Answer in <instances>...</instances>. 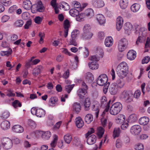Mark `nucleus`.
Instances as JSON below:
<instances>
[{"label": "nucleus", "mask_w": 150, "mask_h": 150, "mask_svg": "<svg viewBox=\"0 0 150 150\" xmlns=\"http://www.w3.org/2000/svg\"><path fill=\"white\" fill-rule=\"evenodd\" d=\"M12 52V50L11 49H9L8 50L1 51L0 52V55L1 56H8L11 54Z\"/></svg>", "instance_id": "obj_45"}, {"label": "nucleus", "mask_w": 150, "mask_h": 150, "mask_svg": "<svg viewBox=\"0 0 150 150\" xmlns=\"http://www.w3.org/2000/svg\"><path fill=\"white\" fill-rule=\"evenodd\" d=\"M149 121V118L146 117H142L139 120V122L140 125H145L147 124Z\"/></svg>", "instance_id": "obj_29"}, {"label": "nucleus", "mask_w": 150, "mask_h": 150, "mask_svg": "<svg viewBox=\"0 0 150 150\" xmlns=\"http://www.w3.org/2000/svg\"><path fill=\"white\" fill-rule=\"evenodd\" d=\"M44 7L41 1H39L37 4L33 5L31 8V12L33 13H35L37 12H42L44 11Z\"/></svg>", "instance_id": "obj_6"}, {"label": "nucleus", "mask_w": 150, "mask_h": 150, "mask_svg": "<svg viewBox=\"0 0 150 150\" xmlns=\"http://www.w3.org/2000/svg\"><path fill=\"white\" fill-rule=\"evenodd\" d=\"M28 125L32 128H34L36 127L35 122L31 120H29L28 122Z\"/></svg>", "instance_id": "obj_61"}, {"label": "nucleus", "mask_w": 150, "mask_h": 150, "mask_svg": "<svg viewBox=\"0 0 150 150\" xmlns=\"http://www.w3.org/2000/svg\"><path fill=\"white\" fill-rule=\"evenodd\" d=\"M76 126L78 128L82 127L84 125V122L81 118L80 117L76 118Z\"/></svg>", "instance_id": "obj_28"}, {"label": "nucleus", "mask_w": 150, "mask_h": 150, "mask_svg": "<svg viewBox=\"0 0 150 150\" xmlns=\"http://www.w3.org/2000/svg\"><path fill=\"white\" fill-rule=\"evenodd\" d=\"M134 148L136 150H144V146L141 143L136 144Z\"/></svg>", "instance_id": "obj_54"}, {"label": "nucleus", "mask_w": 150, "mask_h": 150, "mask_svg": "<svg viewBox=\"0 0 150 150\" xmlns=\"http://www.w3.org/2000/svg\"><path fill=\"white\" fill-rule=\"evenodd\" d=\"M35 134L36 137H41L42 139L44 140H46L47 133L46 132L37 130L35 132Z\"/></svg>", "instance_id": "obj_14"}, {"label": "nucleus", "mask_w": 150, "mask_h": 150, "mask_svg": "<svg viewBox=\"0 0 150 150\" xmlns=\"http://www.w3.org/2000/svg\"><path fill=\"white\" fill-rule=\"evenodd\" d=\"M80 32L77 29L74 30L71 33V37L72 38H77V37L79 34Z\"/></svg>", "instance_id": "obj_48"}, {"label": "nucleus", "mask_w": 150, "mask_h": 150, "mask_svg": "<svg viewBox=\"0 0 150 150\" xmlns=\"http://www.w3.org/2000/svg\"><path fill=\"white\" fill-rule=\"evenodd\" d=\"M18 8L17 6L16 5H14L10 8L8 10V12L12 13L14 11H16Z\"/></svg>", "instance_id": "obj_57"}, {"label": "nucleus", "mask_w": 150, "mask_h": 150, "mask_svg": "<svg viewBox=\"0 0 150 150\" xmlns=\"http://www.w3.org/2000/svg\"><path fill=\"white\" fill-rule=\"evenodd\" d=\"M137 120V116L136 115L133 114L131 115L129 117L128 122L132 123L136 122Z\"/></svg>", "instance_id": "obj_34"}, {"label": "nucleus", "mask_w": 150, "mask_h": 150, "mask_svg": "<svg viewBox=\"0 0 150 150\" xmlns=\"http://www.w3.org/2000/svg\"><path fill=\"white\" fill-rule=\"evenodd\" d=\"M128 5V0H120V5L122 8L125 9L127 7Z\"/></svg>", "instance_id": "obj_39"}, {"label": "nucleus", "mask_w": 150, "mask_h": 150, "mask_svg": "<svg viewBox=\"0 0 150 150\" xmlns=\"http://www.w3.org/2000/svg\"><path fill=\"white\" fill-rule=\"evenodd\" d=\"M116 84L117 85V88L119 87V88H121L124 86L125 84V83L122 79H118L116 83Z\"/></svg>", "instance_id": "obj_43"}, {"label": "nucleus", "mask_w": 150, "mask_h": 150, "mask_svg": "<svg viewBox=\"0 0 150 150\" xmlns=\"http://www.w3.org/2000/svg\"><path fill=\"white\" fill-rule=\"evenodd\" d=\"M140 6L139 4L135 3L133 4L131 7L132 11L134 12L137 11L139 9Z\"/></svg>", "instance_id": "obj_37"}, {"label": "nucleus", "mask_w": 150, "mask_h": 150, "mask_svg": "<svg viewBox=\"0 0 150 150\" xmlns=\"http://www.w3.org/2000/svg\"><path fill=\"white\" fill-rule=\"evenodd\" d=\"M74 86V84L67 85L65 86L66 91L68 93H70Z\"/></svg>", "instance_id": "obj_49"}, {"label": "nucleus", "mask_w": 150, "mask_h": 150, "mask_svg": "<svg viewBox=\"0 0 150 150\" xmlns=\"http://www.w3.org/2000/svg\"><path fill=\"white\" fill-rule=\"evenodd\" d=\"M93 120V116L91 114H87L85 117V121L88 124H90Z\"/></svg>", "instance_id": "obj_35"}, {"label": "nucleus", "mask_w": 150, "mask_h": 150, "mask_svg": "<svg viewBox=\"0 0 150 150\" xmlns=\"http://www.w3.org/2000/svg\"><path fill=\"white\" fill-rule=\"evenodd\" d=\"M88 65L89 68L92 70L97 69L99 67L98 64V63L95 61L89 62L88 63Z\"/></svg>", "instance_id": "obj_31"}, {"label": "nucleus", "mask_w": 150, "mask_h": 150, "mask_svg": "<svg viewBox=\"0 0 150 150\" xmlns=\"http://www.w3.org/2000/svg\"><path fill=\"white\" fill-rule=\"evenodd\" d=\"M123 23V19L122 17L118 16L117 19L116 28L117 30L119 31L122 28Z\"/></svg>", "instance_id": "obj_12"}, {"label": "nucleus", "mask_w": 150, "mask_h": 150, "mask_svg": "<svg viewBox=\"0 0 150 150\" xmlns=\"http://www.w3.org/2000/svg\"><path fill=\"white\" fill-rule=\"evenodd\" d=\"M12 105L15 108H17L18 107H21L22 105L18 100H16L12 103Z\"/></svg>", "instance_id": "obj_51"}, {"label": "nucleus", "mask_w": 150, "mask_h": 150, "mask_svg": "<svg viewBox=\"0 0 150 150\" xmlns=\"http://www.w3.org/2000/svg\"><path fill=\"white\" fill-rule=\"evenodd\" d=\"M127 57L128 59L133 60L136 57V52L133 50H129L127 53Z\"/></svg>", "instance_id": "obj_19"}, {"label": "nucleus", "mask_w": 150, "mask_h": 150, "mask_svg": "<svg viewBox=\"0 0 150 150\" xmlns=\"http://www.w3.org/2000/svg\"><path fill=\"white\" fill-rule=\"evenodd\" d=\"M29 14L28 12H24L22 15V18L23 19L26 20L29 18Z\"/></svg>", "instance_id": "obj_59"}, {"label": "nucleus", "mask_w": 150, "mask_h": 150, "mask_svg": "<svg viewBox=\"0 0 150 150\" xmlns=\"http://www.w3.org/2000/svg\"><path fill=\"white\" fill-rule=\"evenodd\" d=\"M128 67L127 63L122 62L117 67L116 71L117 74L121 79H123L128 74Z\"/></svg>", "instance_id": "obj_1"}, {"label": "nucleus", "mask_w": 150, "mask_h": 150, "mask_svg": "<svg viewBox=\"0 0 150 150\" xmlns=\"http://www.w3.org/2000/svg\"><path fill=\"white\" fill-rule=\"evenodd\" d=\"M108 78L107 75L103 74L99 76L96 80L97 83L100 86H103L107 83Z\"/></svg>", "instance_id": "obj_10"}, {"label": "nucleus", "mask_w": 150, "mask_h": 150, "mask_svg": "<svg viewBox=\"0 0 150 150\" xmlns=\"http://www.w3.org/2000/svg\"><path fill=\"white\" fill-rule=\"evenodd\" d=\"M77 39L75 38H71L70 39L69 44V45H73L74 46H76L77 45V43L76 42V40Z\"/></svg>", "instance_id": "obj_56"}, {"label": "nucleus", "mask_w": 150, "mask_h": 150, "mask_svg": "<svg viewBox=\"0 0 150 150\" xmlns=\"http://www.w3.org/2000/svg\"><path fill=\"white\" fill-rule=\"evenodd\" d=\"M111 102V100H110L109 101H108V103L107 104V105H106V108L104 110V111L103 113V114L102 115V116L103 117H105V115H107V113H108L109 108L110 107V103Z\"/></svg>", "instance_id": "obj_44"}, {"label": "nucleus", "mask_w": 150, "mask_h": 150, "mask_svg": "<svg viewBox=\"0 0 150 150\" xmlns=\"http://www.w3.org/2000/svg\"><path fill=\"white\" fill-rule=\"evenodd\" d=\"M101 104L102 105H107V99L105 96H103L100 99Z\"/></svg>", "instance_id": "obj_55"}, {"label": "nucleus", "mask_w": 150, "mask_h": 150, "mask_svg": "<svg viewBox=\"0 0 150 150\" xmlns=\"http://www.w3.org/2000/svg\"><path fill=\"white\" fill-rule=\"evenodd\" d=\"M24 23L23 21L21 20H17L14 23V25L16 27H22Z\"/></svg>", "instance_id": "obj_47"}, {"label": "nucleus", "mask_w": 150, "mask_h": 150, "mask_svg": "<svg viewBox=\"0 0 150 150\" xmlns=\"http://www.w3.org/2000/svg\"><path fill=\"white\" fill-rule=\"evenodd\" d=\"M141 128L138 125H135L132 126L131 128L130 132L134 135H138L141 132Z\"/></svg>", "instance_id": "obj_11"}, {"label": "nucleus", "mask_w": 150, "mask_h": 150, "mask_svg": "<svg viewBox=\"0 0 150 150\" xmlns=\"http://www.w3.org/2000/svg\"><path fill=\"white\" fill-rule=\"evenodd\" d=\"M92 109L93 110L95 111V114L96 117L97 118L98 117L99 111L98 105L97 104H93L92 106Z\"/></svg>", "instance_id": "obj_38"}, {"label": "nucleus", "mask_w": 150, "mask_h": 150, "mask_svg": "<svg viewBox=\"0 0 150 150\" xmlns=\"http://www.w3.org/2000/svg\"><path fill=\"white\" fill-rule=\"evenodd\" d=\"M91 101L90 98L88 97L86 98L84 102V109L86 110H88L90 108L91 105Z\"/></svg>", "instance_id": "obj_26"}, {"label": "nucleus", "mask_w": 150, "mask_h": 150, "mask_svg": "<svg viewBox=\"0 0 150 150\" xmlns=\"http://www.w3.org/2000/svg\"><path fill=\"white\" fill-rule=\"evenodd\" d=\"M33 5L31 1L29 0H25L23 1V8L27 10H31Z\"/></svg>", "instance_id": "obj_15"}, {"label": "nucleus", "mask_w": 150, "mask_h": 150, "mask_svg": "<svg viewBox=\"0 0 150 150\" xmlns=\"http://www.w3.org/2000/svg\"><path fill=\"white\" fill-rule=\"evenodd\" d=\"M122 108V104L120 102L114 103L111 106L110 112L111 114L116 115L118 114Z\"/></svg>", "instance_id": "obj_4"}, {"label": "nucleus", "mask_w": 150, "mask_h": 150, "mask_svg": "<svg viewBox=\"0 0 150 150\" xmlns=\"http://www.w3.org/2000/svg\"><path fill=\"white\" fill-rule=\"evenodd\" d=\"M87 139V143L88 144L91 145L95 143L96 141V136L94 134L88 137Z\"/></svg>", "instance_id": "obj_17"}, {"label": "nucleus", "mask_w": 150, "mask_h": 150, "mask_svg": "<svg viewBox=\"0 0 150 150\" xmlns=\"http://www.w3.org/2000/svg\"><path fill=\"white\" fill-rule=\"evenodd\" d=\"M83 30L82 37L84 39L87 40L92 38L93 34L91 31V27L90 25L86 24L84 26Z\"/></svg>", "instance_id": "obj_3"}, {"label": "nucleus", "mask_w": 150, "mask_h": 150, "mask_svg": "<svg viewBox=\"0 0 150 150\" xmlns=\"http://www.w3.org/2000/svg\"><path fill=\"white\" fill-rule=\"evenodd\" d=\"M14 132L17 133H21L24 131L23 127L20 125H15L12 127Z\"/></svg>", "instance_id": "obj_18"}, {"label": "nucleus", "mask_w": 150, "mask_h": 150, "mask_svg": "<svg viewBox=\"0 0 150 150\" xmlns=\"http://www.w3.org/2000/svg\"><path fill=\"white\" fill-rule=\"evenodd\" d=\"M150 59V57L149 56H147L145 57L142 60V64H144L148 63Z\"/></svg>", "instance_id": "obj_64"}, {"label": "nucleus", "mask_w": 150, "mask_h": 150, "mask_svg": "<svg viewBox=\"0 0 150 150\" xmlns=\"http://www.w3.org/2000/svg\"><path fill=\"white\" fill-rule=\"evenodd\" d=\"M98 135L99 138H101L104 134L105 129L102 127H100L98 128Z\"/></svg>", "instance_id": "obj_41"}, {"label": "nucleus", "mask_w": 150, "mask_h": 150, "mask_svg": "<svg viewBox=\"0 0 150 150\" xmlns=\"http://www.w3.org/2000/svg\"><path fill=\"white\" fill-rule=\"evenodd\" d=\"M93 5L96 8H101L104 6V2L102 0H96L93 3Z\"/></svg>", "instance_id": "obj_30"}, {"label": "nucleus", "mask_w": 150, "mask_h": 150, "mask_svg": "<svg viewBox=\"0 0 150 150\" xmlns=\"http://www.w3.org/2000/svg\"><path fill=\"white\" fill-rule=\"evenodd\" d=\"M58 100L57 98L55 97H52L49 100V102L52 104H55Z\"/></svg>", "instance_id": "obj_58"}, {"label": "nucleus", "mask_w": 150, "mask_h": 150, "mask_svg": "<svg viewBox=\"0 0 150 150\" xmlns=\"http://www.w3.org/2000/svg\"><path fill=\"white\" fill-rule=\"evenodd\" d=\"M73 110L77 113H79L81 110V106L80 103L76 102L73 106Z\"/></svg>", "instance_id": "obj_25"}, {"label": "nucleus", "mask_w": 150, "mask_h": 150, "mask_svg": "<svg viewBox=\"0 0 150 150\" xmlns=\"http://www.w3.org/2000/svg\"><path fill=\"white\" fill-rule=\"evenodd\" d=\"M88 88V86L86 83L84 81H82L81 83V88L79 89L77 92V95L80 99H84L86 97Z\"/></svg>", "instance_id": "obj_2"}, {"label": "nucleus", "mask_w": 150, "mask_h": 150, "mask_svg": "<svg viewBox=\"0 0 150 150\" xmlns=\"http://www.w3.org/2000/svg\"><path fill=\"white\" fill-rule=\"evenodd\" d=\"M2 145L6 149H11L12 146V141L8 138H4L1 139Z\"/></svg>", "instance_id": "obj_7"}, {"label": "nucleus", "mask_w": 150, "mask_h": 150, "mask_svg": "<svg viewBox=\"0 0 150 150\" xmlns=\"http://www.w3.org/2000/svg\"><path fill=\"white\" fill-rule=\"evenodd\" d=\"M141 94V92L139 90H137L134 92V96L136 98L138 99L139 98Z\"/></svg>", "instance_id": "obj_62"}, {"label": "nucleus", "mask_w": 150, "mask_h": 150, "mask_svg": "<svg viewBox=\"0 0 150 150\" xmlns=\"http://www.w3.org/2000/svg\"><path fill=\"white\" fill-rule=\"evenodd\" d=\"M64 138L65 142L69 144L72 139V136L69 134H67L64 136Z\"/></svg>", "instance_id": "obj_36"}, {"label": "nucleus", "mask_w": 150, "mask_h": 150, "mask_svg": "<svg viewBox=\"0 0 150 150\" xmlns=\"http://www.w3.org/2000/svg\"><path fill=\"white\" fill-rule=\"evenodd\" d=\"M124 27L125 30H129L132 29V25L130 23L127 22L125 24Z\"/></svg>", "instance_id": "obj_46"}, {"label": "nucleus", "mask_w": 150, "mask_h": 150, "mask_svg": "<svg viewBox=\"0 0 150 150\" xmlns=\"http://www.w3.org/2000/svg\"><path fill=\"white\" fill-rule=\"evenodd\" d=\"M42 21V18L39 16H37L34 19L35 22L38 24H40Z\"/></svg>", "instance_id": "obj_63"}, {"label": "nucleus", "mask_w": 150, "mask_h": 150, "mask_svg": "<svg viewBox=\"0 0 150 150\" xmlns=\"http://www.w3.org/2000/svg\"><path fill=\"white\" fill-rule=\"evenodd\" d=\"M43 69L41 66H38L33 70L32 74L34 76H37L40 74Z\"/></svg>", "instance_id": "obj_22"}, {"label": "nucleus", "mask_w": 150, "mask_h": 150, "mask_svg": "<svg viewBox=\"0 0 150 150\" xmlns=\"http://www.w3.org/2000/svg\"><path fill=\"white\" fill-rule=\"evenodd\" d=\"M62 8L64 9L65 10H68L70 8L69 6L67 3L65 2H62L61 4Z\"/></svg>", "instance_id": "obj_53"}, {"label": "nucleus", "mask_w": 150, "mask_h": 150, "mask_svg": "<svg viewBox=\"0 0 150 150\" xmlns=\"http://www.w3.org/2000/svg\"><path fill=\"white\" fill-rule=\"evenodd\" d=\"M86 81L88 83H92L94 79L93 76L91 73L88 72L86 74Z\"/></svg>", "instance_id": "obj_33"}, {"label": "nucleus", "mask_w": 150, "mask_h": 150, "mask_svg": "<svg viewBox=\"0 0 150 150\" xmlns=\"http://www.w3.org/2000/svg\"><path fill=\"white\" fill-rule=\"evenodd\" d=\"M97 20L100 25L104 24L105 22V19L104 16L101 14H98L96 16Z\"/></svg>", "instance_id": "obj_20"}, {"label": "nucleus", "mask_w": 150, "mask_h": 150, "mask_svg": "<svg viewBox=\"0 0 150 150\" xmlns=\"http://www.w3.org/2000/svg\"><path fill=\"white\" fill-rule=\"evenodd\" d=\"M53 140L50 144L51 146L52 147V148H53L56 146L58 139V136L57 135L54 134L53 136Z\"/></svg>", "instance_id": "obj_42"}, {"label": "nucleus", "mask_w": 150, "mask_h": 150, "mask_svg": "<svg viewBox=\"0 0 150 150\" xmlns=\"http://www.w3.org/2000/svg\"><path fill=\"white\" fill-rule=\"evenodd\" d=\"M128 42L127 40L125 38H123L120 40L118 44V49L120 52H122L125 50L127 47Z\"/></svg>", "instance_id": "obj_9"}, {"label": "nucleus", "mask_w": 150, "mask_h": 150, "mask_svg": "<svg viewBox=\"0 0 150 150\" xmlns=\"http://www.w3.org/2000/svg\"><path fill=\"white\" fill-rule=\"evenodd\" d=\"M70 15L72 16L75 17L76 16L79 14V11L76 9L72 8L69 11Z\"/></svg>", "instance_id": "obj_40"}, {"label": "nucleus", "mask_w": 150, "mask_h": 150, "mask_svg": "<svg viewBox=\"0 0 150 150\" xmlns=\"http://www.w3.org/2000/svg\"><path fill=\"white\" fill-rule=\"evenodd\" d=\"M10 123L7 120L2 122L1 124V127L4 130H6L10 127Z\"/></svg>", "instance_id": "obj_24"}, {"label": "nucleus", "mask_w": 150, "mask_h": 150, "mask_svg": "<svg viewBox=\"0 0 150 150\" xmlns=\"http://www.w3.org/2000/svg\"><path fill=\"white\" fill-rule=\"evenodd\" d=\"M145 28H141L140 26L137 25L136 26L135 33L137 34H139V35H140V33L142 32V35L143 37L145 36L146 35H143V32L145 30Z\"/></svg>", "instance_id": "obj_27"}, {"label": "nucleus", "mask_w": 150, "mask_h": 150, "mask_svg": "<svg viewBox=\"0 0 150 150\" xmlns=\"http://www.w3.org/2000/svg\"><path fill=\"white\" fill-rule=\"evenodd\" d=\"M85 16L91 18L94 16V13L93 10L91 8H88L86 9L83 13Z\"/></svg>", "instance_id": "obj_21"}, {"label": "nucleus", "mask_w": 150, "mask_h": 150, "mask_svg": "<svg viewBox=\"0 0 150 150\" xmlns=\"http://www.w3.org/2000/svg\"><path fill=\"white\" fill-rule=\"evenodd\" d=\"M120 132V129L119 128H115L113 131V137L115 138L118 137Z\"/></svg>", "instance_id": "obj_52"}, {"label": "nucleus", "mask_w": 150, "mask_h": 150, "mask_svg": "<svg viewBox=\"0 0 150 150\" xmlns=\"http://www.w3.org/2000/svg\"><path fill=\"white\" fill-rule=\"evenodd\" d=\"M133 93L130 91L124 90L121 93V97L127 103L130 102L132 100Z\"/></svg>", "instance_id": "obj_5"}, {"label": "nucleus", "mask_w": 150, "mask_h": 150, "mask_svg": "<svg viewBox=\"0 0 150 150\" xmlns=\"http://www.w3.org/2000/svg\"><path fill=\"white\" fill-rule=\"evenodd\" d=\"M64 37L65 38L67 37L68 35L69 28L70 26V24L69 21L66 19L64 21Z\"/></svg>", "instance_id": "obj_16"}, {"label": "nucleus", "mask_w": 150, "mask_h": 150, "mask_svg": "<svg viewBox=\"0 0 150 150\" xmlns=\"http://www.w3.org/2000/svg\"><path fill=\"white\" fill-rule=\"evenodd\" d=\"M117 86L115 83L111 84L109 88V91L111 94H116L118 91Z\"/></svg>", "instance_id": "obj_13"}, {"label": "nucleus", "mask_w": 150, "mask_h": 150, "mask_svg": "<svg viewBox=\"0 0 150 150\" xmlns=\"http://www.w3.org/2000/svg\"><path fill=\"white\" fill-rule=\"evenodd\" d=\"M31 112L33 115H35L39 117H43L45 114V112L43 109L41 108L36 109L35 108H32Z\"/></svg>", "instance_id": "obj_8"}, {"label": "nucleus", "mask_w": 150, "mask_h": 150, "mask_svg": "<svg viewBox=\"0 0 150 150\" xmlns=\"http://www.w3.org/2000/svg\"><path fill=\"white\" fill-rule=\"evenodd\" d=\"M113 39L111 37H109L105 40V44L106 47H109L113 44Z\"/></svg>", "instance_id": "obj_32"}, {"label": "nucleus", "mask_w": 150, "mask_h": 150, "mask_svg": "<svg viewBox=\"0 0 150 150\" xmlns=\"http://www.w3.org/2000/svg\"><path fill=\"white\" fill-rule=\"evenodd\" d=\"M85 15L83 13H81L79 14L76 16V20L78 21H81L84 20V18Z\"/></svg>", "instance_id": "obj_50"}, {"label": "nucleus", "mask_w": 150, "mask_h": 150, "mask_svg": "<svg viewBox=\"0 0 150 150\" xmlns=\"http://www.w3.org/2000/svg\"><path fill=\"white\" fill-rule=\"evenodd\" d=\"M125 120V116L122 114L119 115L115 119L116 122L119 124H122Z\"/></svg>", "instance_id": "obj_23"}, {"label": "nucleus", "mask_w": 150, "mask_h": 150, "mask_svg": "<svg viewBox=\"0 0 150 150\" xmlns=\"http://www.w3.org/2000/svg\"><path fill=\"white\" fill-rule=\"evenodd\" d=\"M9 112L8 111H6L3 112L2 115V117L5 119H6L9 117Z\"/></svg>", "instance_id": "obj_60"}]
</instances>
